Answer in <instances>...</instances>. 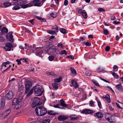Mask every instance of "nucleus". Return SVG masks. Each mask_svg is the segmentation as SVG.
<instances>
[{
    "mask_svg": "<svg viewBox=\"0 0 123 123\" xmlns=\"http://www.w3.org/2000/svg\"><path fill=\"white\" fill-rule=\"evenodd\" d=\"M33 90L35 93L36 94L40 93L39 94V96H41L42 94L43 89L42 86L40 85H37L33 87L27 95V96H29L31 95L33 92Z\"/></svg>",
    "mask_w": 123,
    "mask_h": 123,
    "instance_id": "obj_1",
    "label": "nucleus"
},
{
    "mask_svg": "<svg viewBox=\"0 0 123 123\" xmlns=\"http://www.w3.org/2000/svg\"><path fill=\"white\" fill-rule=\"evenodd\" d=\"M36 113L39 115L42 116L45 115L47 113L46 110L42 106H40L36 108Z\"/></svg>",
    "mask_w": 123,
    "mask_h": 123,
    "instance_id": "obj_2",
    "label": "nucleus"
},
{
    "mask_svg": "<svg viewBox=\"0 0 123 123\" xmlns=\"http://www.w3.org/2000/svg\"><path fill=\"white\" fill-rule=\"evenodd\" d=\"M42 104L40 102V99L38 97H36L32 100L31 104L32 108H34L38 105H40Z\"/></svg>",
    "mask_w": 123,
    "mask_h": 123,
    "instance_id": "obj_3",
    "label": "nucleus"
},
{
    "mask_svg": "<svg viewBox=\"0 0 123 123\" xmlns=\"http://www.w3.org/2000/svg\"><path fill=\"white\" fill-rule=\"evenodd\" d=\"M105 117L106 120L110 123H114L115 121V117L113 116L108 114H105Z\"/></svg>",
    "mask_w": 123,
    "mask_h": 123,
    "instance_id": "obj_4",
    "label": "nucleus"
},
{
    "mask_svg": "<svg viewBox=\"0 0 123 123\" xmlns=\"http://www.w3.org/2000/svg\"><path fill=\"white\" fill-rule=\"evenodd\" d=\"M25 93H26L29 92L30 87L32 85L31 82L29 80L27 81L25 84Z\"/></svg>",
    "mask_w": 123,
    "mask_h": 123,
    "instance_id": "obj_5",
    "label": "nucleus"
},
{
    "mask_svg": "<svg viewBox=\"0 0 123 123\" xmlns=\"http://www.w3.org/2000/svg\"><path fill=\"white\" fill-rule=\"evenodd\" d=\"M13 33V32L12 31L10 32L6 36V38L7 40L10 41L11 42L14 41V39L13 38V36L12 35Z\"/></svg>",
    "mask_w": 123,
    "mask_h": 123,
    "instance_id": "obj_6",
    "label": "nucleus"
},
{
    "mask_svg": "<svg viewBox=\"0 0 123 123\" xmlns=\"http://www.w3.org/2000/svg\"><path fill=\"white\" fill-rule=\"evenodd\" d=\"M13 47V45L11 43H8L4 47V49L6 51H10L11 50V48Z\"/></svg>",
    "mask_w": 123,
    "mask_h": 123,
    "instance_id": "obj_7",
    "label": "nucleus"
},
{
    "mask_svg": "<svg viewBox=\"0 0 123 123\" xmlns=\"http://www.w3.org/2000/svg\"><path fill=\"white\" fill-rule=\"evenodd\" d=\"M36 50V55L37 56H39L41 55L43 53V51L41 50V48L39 47H37L35 48Z\"/></svg>",
    "mask_w": 123,
    "mask_h": 123,
    "instance_id": "obj_8",
    "label": "nucleus"
},
{
    "mask_svg": "<svg viewBox=\"0 0 123 123\" xmlns=\"http://www.w3.org/2000/svg\"><path fill=\"white\" fill-rule=\"evenodd\" d=\"M40 0H34L32 1V3H33V5L34 6H41L43 3L41 4V2Z\"/></svg>",
    "mask_w": 123,
    "mask_h": 123,
    "instance_id": "obj_9",
    "label": "nucleus"
},
{
    "mask_svg": "<svg viewBox=\"0 0 123 123\" xmlns=\"http://www.w3.org/2000/svg\"><path fill=\"white\" fill-rule=\"evenodd\" d=\"M19 102L18 100L16 98H15L13 100L12 105H14L16 104H17L16 105L15 107L17 108V109H18L21 106V105H20L18 106V104Z\"/></svg>",
    "mask_w": 123,
    "mask_h": 123,
    "instance_id": "obj_10",
    "label": "nucleus"
},
{
    "mask_svg": "<svg viewBox=\"0 0 123 123\" xmlns=\"http://www.w3.org/2000/svg\"><path fill=\"white\" fill-rule=\"evenodd\" d=\"M14 93L11 91H9V92L6 95L7 98L9 99H11L13 96Z\"/></svg>",
    "mask_w": 123,
    "mask_h": 123,
    "instance_id": "obj_11",
    "label": "nucleus"
},
{
    "mask_svg": "<svg viewBox=\"0 0 123 123\" xmlns=\"http://www.w3.org/2000/svg\"><path fill=\"white\" fill-rule=\"evenodd\" d=\"M8 31L6 27H4L1 29L0 28V34L4 35L5 33H7Z\"/></svg>",
    "mask_w": 123,
    "mask_h": 123,
    "instance_id": "obj_12",
    "label": "nucleus"
},
{
    "mask_svg": "<svg viewBox=\"0 0 123 123\" xmlns=\"http://www.w3.org/2000/svg\"><path fill=\"white\" fill-rule=\"evenodd\" d=\"M5 98L4 97H3L1 98V102L0 109L1 110L4 108L5 106Z\"/></svg>",
    "mask_w": 123,
    "mask_h": 123,
    "instance_id": "obj_13",
    "label": "nucleus"
},
{
    "mask_svg": "<svg viewBox=\"0 0 123 123\" xmlns=\"http://www.w3.org/2000/svg\"><path fill=\"white\" fill-rule=\"evenodd\" d=\"M68 117V116L61 115L58 117V119L59 121H63L67 119Z\"/></svg>",
    "mask_w": 123,
    "mask_h": 123,
    "instance_id": "obj_14",
    "label": "nucleus"
},
{
    "mask_svg": "<svg viewBox=\"0 0 123 123\" xmlns=\"http://www.w3.org/2000/svg\"><path fill=\"white\" fill-rule=\"evenodd\" d=\"M11 112V109H8L7 110H6L3 114L2 116L3 117L5 118Z\"/></svg>",
    "mask_w": 123,
    "mask_h": 123,
    "instance_id": "obj_15",
    "label": "nucleus"
},
{
    "mask_svg": "<svg viewBox=\"0 0 123 123\" xmlns=\"http://www.w3.org/2000/svg\"><path fill=\"white\" fill-rule=\"evenodd\" d=\"M82 113L86 114H92L93 113V111L91 110L86 109L82 111Z\"/></svg>",
    "mask_w": 123,
    "mask_h": 123,
    "instance_id": "obj_16",
    "label": "nucleus"
},
{
    "mask_svg": "<svg viewBox=\"0 0 123 123\" xmlns=\"http://www.w3.org/2000/svg\"><path fill=\"white\" fill-rule=\"evenodd\" d=\"M56 51H58V49L55 48V47L54 48H53L52 47H51L49 50L46 51L47 52L49 51H52L53 54H54L56 52Z\"/></svg>",
    "mask_w": 123,
    "mask_h": 123,
    "instance_id": "obj_17",
    "label": "nucleus"
},
{
    "mask_svg": "<svg viewBox=\"0 0 123 123\" xmlns=\"http://www.w3.org/2000/svg\"><path fill=\"white\" fill-rule=\"evenodd\" d=\"M69 118L71 120H77L79 119L78 116H76L75 115H72L70 116Z\"/></svg>",
    "mask_w": 123,
    "mask_h": 123,
    "instance_id": "obj_18",
    "label": "nucleus"
},
{
    "mask_svg": "<svg viewBox=\"0 0 123 123\" xmlns=\"http://www.w3.org/2000/svg\"><path fill=\"white\" fill-rule=\"evenodd\" d=\"M94 116L98 118H101L103 117V115L100 112H98L94 114Z\"/></svg>",
    "mask_w": 123,
    "mask_h": 123,
    "instance_id": "obj_19",
    "label": "nucleus"
},
{
    "mask_svg": "<svg viewBox=\"0 0 123 123\" xmlns=\"http://www.w3.org/2000/svg\"><path fill=\"white\" fill-rule=\"evenodd\" d=\"M60 103L61 105L63 107L67 108L68 107L67 105L65 104V102L62 99H61L60 101Z\"/></svg>",
    "mask_w": 123,
    "mask_h": 123,
    "instance_id": "obj_20",
    "label": "nucleus"
},
{
    "mask_svg": "<svg viewBox=\"0 0 123 123\" xmlns=\"http://www.w3.org/2000/svg\"><path fill=\"white\" fill-rule=\"evenodd\" d=\"M116 88L119 91H122L123 89V88L120 84L117 85L116 86Z\"/></svg>",
    "mask_w": 123,
    "mask_h": 123,
    "instance_id": "obj_21",
    "label": "nucleus"
},
{
    "mask_svg": "<svg viewBox=\"0 0 123 123\" xmlns=\"http://www.w3.org/2000/svg\"><path fill=\"white\" fill-rule=\"evenodd\" d=\"M48 114L49 115L52 116L55 115L56 114V113L54 112V111L52 110L48 111H47Z\"/></svg>",
    "mask_w": 123,
    "mask_h": 123,
    "instance_id": "obj_22",
    "label": "nucleus"
},
{
    "mask_svg": "<svg viewBox=\"0 0 123 123\" xmlns=\"http://www.w3.org/2000/svg\"><path fill=\"white\" fill-rule=\"evenodd\" d=\"M70 69L72 74L76 75L77 74L75 70L73 67H71Z\"/></svg>",
    "mask_w": 123,
    "mask_h": 123,
    "instance_id": "obj_23",
    "label": "nucleus"
},
{
    "mask_svg": "<svg viewBox=\"0 0 123 123\" xmlns=\"http://www.w3.org/2000/svg\"><path fill=\"white\" fill-rule=\"evenodd\" d=\"M18 100L19 102H20L21 100L23 98V95L22 94V93H20L19 94V95L18 96Z\"/></svg>",
    "mask_w": 123,
    "mask_h": 123,
    "instance_id": "obj_24",
    "label": "nucleus"
},
{
    "mask_svg": "<svg viewBox=\"0 0 123 123\" xmlns=\"http://www.w3.org/2000/svg\"><path fill=\"white\" fill-rule=\"evenodd\" d=\"M105 99L107 101L108 103H110L111 102L110 99V96L108 94H106L105 96Z\"/></svg>",
    "mask_w": 123,
    "mask_h": 123,
    "instance_id": "obj_25",
    "label": "nucleus"
},
{
    "mask_svg": "<svg viewBox=\"0 0 123 123\" xmlns=\"http://www.w3.org/2000/svg\"><path fill=\"white\" fill-rule=\"evenodd\" d=\"M62 77L60 76L59 78H56L54 79V81L56 82H60L62 80Z\"/></svg>",
    "mask_w": 123,
    "mask_h": 123,
    "instance_id": "obj_26",
    "label": "nucleus"
},
{
    "mask_svg": "<svg viewBox=\"0 0 123 123\" xmlns=\"http://www.w3.org/2000/svg\"><path fill=\"white\" fill-rule=\"evenodd\" d=\"M50 120L49 119H46L43 120L40 123H49L50 122Z\"/></svg>",
    "mask_w": 123,
    "mask_h": 123,
    "instance_id": "obj_27",
    "label": "nucleus"
},
{
    "mask_svg": "<svg viewBox=\"0 0 123 123\" xmlns=\"http://www.w3.org/2000/svg\"><path fill=\"white\" fill-rule=\"evenodd\" d=\"M59 31L63 34H65L66 33V30L65 29L63 28H61L59 30Z\"/></svg>",
    "mask_w": 123,
    "mask_h": 123,
    "instance_id": "obj_28",
    "label": "nucleus"
},
{
    "mask_svg": "<svg viewBox=\"0 0 123 123\" xmlns=\"http://www.w3.org/2000/svg\"><path fill=\"white\" fill-rule=\"evenodd\" d=\"M3 4L4 6H6V7H8L12 5L11 3L9 2L4 3Z\"/></svg>",
    "mask_w": 123,
    "mask_h": 123,
    "instance_id": "obj_29",
    "label": "nucleus"
},
{
    "mask_svg": "<svg viewBox=\"0 0 123 123\" xmlns=\"http://www.w3.org/2000/svg\"><path fill=\"white\" fill-rule=\"evenodd\" d=\"M50 15L51 17L54 18L56 17L57 13L55 12H52L50 14Z\"/></svg>",
    "mask_w": 123,
    "mask_h": 123,
    "instance_id": "obj_30",
    "label": "nucleus"
},
{
    "mask_svg": "<svg viewBox=\"0 0 123 123\" xmlns=\"http://www.w3.org/2000/svg\"><path fill=\"white\" fill-rule=\"evenodd\" d=\"M47 32L48 33L52 35H55L56 34V32L53 31L48 30Z\"/></svg>",
    "mask_w": 123,
    "mask_h": 123,
    "instance_id": "obj_31",
    "label": "nucleus"
},
{
    "mask_svg": "<svg viewBox=\"0 0 123 123\" xmlns=\"http://www.w3.org/2000/svg\"><path fill=\"white\" fill-rule=\"evenodd\" d=\"M112 74L114 77L116 79H118V75L116 73L114 72H113L112 73Z\"/></svg>",
    "mask_w": 123,
    "mask_h": 123,
    "instance_id": "obj_32",
    "label": "nucleus"
},
{
    "mask_svg": "<svg viewBox=\"0 0 123 123\" xmlns=\"http://www.w3.org/2000/svg\"><path fill=\"white\" fill-rule=\"evenodd\" d=\"M30 6L29 4H28L22 5L21 6V7L23 8H25Z\"/></svg>",
    "mask_w": 123,
    "mask_h": 123,
    "instance_id": "obj_33",
    "label": "nucleus"
},
{
    "mask_svg": "<svg viewBox=\"0 0 123 123\" xmlns=\"http://www.w3.org/2000/svg\"><path fill=\"white\" fill-rule=\"evenodd\" d=\"M82 14L84 18L86 19L87 18V15L86 12H82Z\"/></svg>",
    "mask_w": 123,
    "mask_h": 123,
    "instance_id": "obj_34",
    "label": "nucleus"
},
{
    "mask_svg": "<svg viewBox=\"0 0 123 123\" xmlns=\"http://www.w3.org/2000/svg\"><path fill=\"white\" fill-rule=\"evenodd\" d=\"M52 86L54 88H57L58 87V84H57L55 83L52 84Z\"/></svg>",
    "mask_w": 123,
    "mask_h": 123,
    "instance_id": "obj_35",
    "label": "nucleus"
},
{
    "mask_svg": "<svg viewBox=\"0 0 123 123\" xmlns=\"http://www.w3.org/2000/svg\"><path fill=\"white\" fill-rule=\"evenodd\" d=\"M20 8L19 6H16L13 7L12 8V9L13 10H16L19 9Z\"/></svg>",
    "mask_w": 123,
    "mask_h": 123,
    "instance_id": "obj_36",
    "label": "nucleus"
},
{
    "mask_svg": "<svg viewBox=\"0 0 123 123\" xmlns=\"http://www.w3.org/2000/svg\"><path fill=\"white\" fill-rule=\"evenodd\" d=\"M92 81L93 83L97 86H100V85L97 81L95 80H92Z\"/></svg>",
    "mask_w": 123,
    "mask_h": 123,
    "instance_id": "obj_37",
    "label": "nucleus"
},
{
    "mask_svg": "<svg viewBox=\"0 0 123 123\" xmlns=\"http://www.w3.org/2000/svg\"><path fill=\"white\" fill-rule=\"evenodd\" d=\"M103 32L104 34L106 35H107L109 33V31L107 29H104Z\"/></svg>",
    "mask_w": 123,
    "mask_h": 123,
    "instance_id": "obj_38",
    "label": "nucleus"
},
{
    "mask_svg": "<svg viewBox=\"0 0 123 123\" xmlns=\"http://www.w3.org/2000/svg\"><path fill=\"white\" fill-rule=\"evenodd\" d=\"M97 101L98 102V105L99 107V108H102V105L101 104V103L98 100H97Z\"/></svg>",
    "mask_w": 123,
    "mask_h": 123,
    "instance_id": "obj_39",
    "label": "nucleus"
},
{
    "mask_svg": "<svg viewBox=\"0 0 123 123\" xmlns=\"http://www.w3.org/2000/svg\"><path fill=\"white\" fill-rule=\"evenodd\" d=\"M89 105L90 106L92 107H94V104L93 102V101H89Z\"/></svg>",
    "mask_w": 123,
    "mask_h": 123,
    "instance_id": "obj_40",
    "label": "nucleus"
},
{
    "mask_svg": "<svg viewBox=\"0 0 123 123\" xmlns=\"http://www.w3.org/2000/svg\"><path fill=\"white\" fill-rule=\"evenodd\" d=\"M59 105H59L58 104H57L56 105H55L54 106V107L55 108H61L62 109H64L65 108H61L59 106Z\"/></svg>",
    "mask_w": 123,
    "mask_h": 123,
    "instance_id": "obj_41",
    "label": "nucleus"
},
{
    "mask_svg": "<svg viewBox=\"0 0 123 123\" xmlns=\"http://www.w3.org/2000/svg\"><path fill=\"white\" fill-rule=\"evenodd\" d=\"M49 61H52L54 59V57L52 56H50L49 57Z\"/></svg>",
    "mask_w": 123,
    "mask_h": 123,
    "instance_id": "obj_42",
    "label": "nucleus"
},
{
    "mask_svg": "<svg viewBox=\"0 0 123 123\" xmlns=\"http://www.w3.org/2000/svg\"><path fill=\"white\" fill-rule=\"evenodd\" d=\"M97 70L98 73L100 72L104 71L103 69H101L100 68H98L97 69Z\"/></svg>",
    "mask_w": 123,
    "mask_h": 123,
    "instance_id": "obj_43",
    "label": "nucleus"
},
{
    "mask_svg": "<svg viewBox=\"0 0 123 123\" xmlns=\"http://www.w3.org/2000/svg\"><path fill=\"white\" fill-rule=\"evenodd\" d=\"M35 20V19H33L31 20H29V22L32 25H34V21Z\"/></svg>",
    "mask_w": 123,
    "mask_h": 123,
    "instance_id": "obj_44",
    "label": "nucleus"
},
{
    "mask_svg": "<svg viewBox=\"0 0 123 123\" xmlns=\"http://www.w3.org/2000/svg\"><path fill=\"white\" fill-rule=\"evenodd\" d=\"M98 10L100 12L105 11V10L103 8H99L98 9Z\"/></svg>",
    "mask_w": 123,
    "mask_h": 123,
    "instance_id": "obj_45",
    "label": "nucleus"
},
{
    "mask_svg": "<svg viewBox=\"0 0 123 123\" xmlns=\"http://www.w3.org/2000/svg\"><path fill=\"white\" fill-rule=\"evenodd\" d=\"M61 54L62 55L65 54V55H66L67 54V53L66 50H64L63 51H62L61 52Z\"/></svg>",
    "mask_w": 123,
    "mask_h": 123,
    "instance_id": "obj_46",
    "label": "nucleus"
},
{
    "mask_svg": "<svg viewBox=\"0 0 123 123\" xmlns=\"http://www.w3.org/2000/svg\"><path fill=\"white\" fill-rule=\"evenodd\" d=\"M21 59H17L16 60V61L18 62L17 64L18 65H19L21 64V62L20 60Z\"/></svg>",
    "mask_w": 123,
    "mask_h": 123,
    "instance_id": "obj_47",
    "label": "nucleus"
},
{
    "mask_svg": "<svg viewBox=\"0 0 123 123\" xmlns=\"http://www.w3.org/2000/svg\"><path fill=\"white\" fill-rule=\"evenodd\" d=\"M67 57L68 58H70V59H71L72 60L74 59V56L72 55H69Z\"/></svg>",
    "mask_w": 123,
    "mask_h": 123,
    "instance_id": "obj_48",
    "label": "nucleus"
},
{
    "mask_svg": "<svg viewBox=\"0 0 123 123\" xmlns=\"http://www.w3.org/2000/svg\"><path fill=\"white\" fill-rule=\"evenodd\" d=\"M74 86L75 88H77L79 86L76 81V83H75Z\"/></svg>",
    "mask_w": 123,
    "mask_h": 123,
    "instance_id": "obj_49",
    "label": "nucleus"
},
{
    "mask_svg": "<svg viewBox=\"0 0 123 123\" xmlns=\"http://www.w3.org/2000/svg\"><path fill=\"white\" fill-rule=\"evenodd\" d=\"M85 45L87 46H90L91 45V44L87 42L85 43Z\"/></svg>",
    "mask_w": 123,
    "mask_h": 123,
    "instance_id": "obj_50",
    "label": "nucleus"
},
{
    "mask_svg": "<svg viewBox=\"0 0 123 123\" xmlns=\"http://www.w3.org/2000/svg\"><path fill=\"white\" fill-rule=\"evenodd\" d=\"M110 47L109 46H107L105 48V50L107 51H108L110 49Z\"/></svg>",
    "mask_w": 123,
    "mask_h": 123,
    "instance_id": "obj_51",
    "label": "nucleus"
},
{
    "mask_svg": "<svg viewBox=\"0 0 123 123\" xmlns=\"http://www.w3.org/2000/svg\"><path fill=\"white\" fill-rule=\"evenodd\" d=\"M25 32H27L28 33L31 32V31L29 30L26 28H25Z\"/></svg>",
    "mask_w": 123,
    "mask_h": 123,
    "instance_id": "obj_52",
    "label": "nucleus"
},
{
    "mask_svg": "<svg viewBox=\"0 0 123 123\" xmlns=\"http://www.w3.org/2000/svg\"><path fill=\"white\" fill-rule=\"evenodd\" d=\"M68 3V1L67 0H65L64 2V5L65 6L67 5Z\"/></svg>",
    "mask_w": 123,
    "mask_h": 123,
    "instance_id": "obj_53",
    "label": "nucleus"
},
{
    "mask_svg": "<svg viewBox=\"0 0 123 123\" xmlns=\"http://www.w3.org/2000/svg\"><path fill=\"white\" fill-rule=\"evenodd\" d=\"M75 83H76V81L74 80H73L71 81V83L73 86H74Z\"/></svg>",
    "mask_w": 123,
    "mask_h": 123,
    "instance_id": "obj_54",
    "label": "nucleus"
},
{
    "mask_svg": "<svg viewBox=\"0 0 123 123\" xmlns=\"http://www.w3.org/2000/svg\"><path fill=\"white\" fill-rule=\"evenodd\" d=\"M113 23L115 24H118L120 23L119 21H114L113 22Z\"/></svg>",
    "mask_w": 123,
    "mask_h": 123,
    "instance_id": "obj_55",
    "label": "nucleus"
},
{
    "mask_svg": "<svg viewBox=\"0 0 123 123\" xmlns=\"http://www.w3.org/2000/svg\"><path fill=\"white\" fill-rule=\"evenodd\" d=\"M4 66L5 67H6V65L5 64H3V63L2 64L1 66V69H2L3 67Z\"/></svg>",
    "mask_w": 123,
    "mask_h": 123,
    "instance_id": "obj_56",
    "label": "nucleus"
},
{
    "mask_svg": "<svg viewBox=\"0 0 123 123\" xmlns=\"http://www.w3.org/2000/svg\"><path fill=\"white\" fill-rule=\"evenodd\" d=\"M40 21L42 22H45L46 21L45 19L41 18Z\"/></svg>",
    "mask_w": 123,
    "mask_h": 123,
    "instance_id": "obj_57",
    "label": "nucleus"
},
{
    "mask_svg": "<svg viewBox=\"0 0 123 123\" xmlns=\"http://www.w3.org/2000/svg\"><path fill=\"white\" fill-rule=\"evenodd\" d=\"M85 74L87 76H90L91 75V74L90 73L88 72H86L85 73Z\"/></svg>",
    "mask_w": 123,
    "mask_h": 123,
    "instance_id": "obj_58",
    "label": "nucleus"
},
{
    "mask_svg": "<svg viewBox=\"0 0 123 123\" xmlns=\"http://www.w3.org/2000/svg\"><path fill=\"white\" fill-rule=\"evenodd\" d=\"M10 63V62L8 61L6 62H3V64H6V65L9 64Z\"/></svg>",
    "mask_w": 123,
    "mask_h": 123,
    "instance_id": "obj_59",
    "label": "nucleus"
},
{
    "mask_svg": "<svg viewBox=\"0 0 123 123\" xmlns=\"http://www.w3.org/2000/svg\"><path fill=\"white\" fill-rule=\"evenodd\" d=\"M16 2H17V4H18V5H20L21 3H23V2L21 1H18Z\"/></svg>",
    "mask_w": 123,
    "mask_h": 123,
    "instance_id": "obj_60",
    "label": "nucleus"
},
{
    "mask_svg": "<svg viewBox=\"0 0 123 123\" xmlns=\"http://www.w3.org/2000/svg\"><path fill=\"white\" fill-rule=\"evenodd\" d=\"M57 46L59 47H61V48H62L63 46L61 43H59L58 44Z\"/></svg>",
    "mask_w": 123,
    "mask_h": 123,
    "instance_id": "obj_61",
    "label": "nucleus"
},
{
    "mask_svg": "<svg viewBox=\"0 0 123 123\" xmlns=\"http://www.w3.org/2000/svg\"><path fill=\"white\" fill-rule=\"evenodd\" d=\"M116 104L117 106L120 109H122V108L120 106L119 104L117 103H116Z\"/></svg>",
    "mask_w": 123,
    "mask_h": 123,
    "instance_id": "obj_62",
    "label": "nucleus"
},
{
    "mask_svg": "<svg viewBox=\"0 0 123 123\" xmlns=\"http://www.w3.org/2000/svg\"><path fill=\"white\" fill-rule=\"evenodd\" d=\"M106 87H107V88H108L109 89H110L112 91V92H113V93H114V91H113V90L109 86H107Z\"/></svg>",
    "mask_w": 123,
    "mask_h": 123,
    "instance_id": "obj_63",
    "label": "nucleus"
},
{
    "mask_svg": "<svg viewBox=\"0 0 123 123\" xmlns=\"http://www.w3.org/2000/svg\"><path fill=\"white\" fill-rule=\"evenodd\" d=\"M119 38L120 37L118 36L117 35L116 36V39L117 41H118Z\"/></svg>",
    "mask_w": 123,
    "mask_h": 123,
    "instance_id": "obj_64",
    "label": "nucleus"
}]
</instances>
